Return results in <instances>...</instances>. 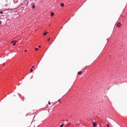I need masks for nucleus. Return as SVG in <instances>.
I'll return each mask as SVG.
<instances>
[{
    "label": "nucleus",
    "instance_id": "nucleus-2",
    "mask_svg": "<svg viewBox=\"0 0 127 127\" xmlns=\"http://www.w3.org/2000/svg\"><path fill=\"white\" fill-rule=\"evenodd\" d=\"M121 26H122V23H118L117 25V27H121Z\"/></svg>",
    "mask_w": 127,
    "mask_h": 127
},
{
    "label": "nucleus",
    "instance_id": "nucleus-1",
    "mask_svg": "<svg viewBox=\"0 0 127 127\" xmlns=\"http://www.w3.org/2000/svg\"><path fill=\"white\" fill-rule=\"evenodd\" d=\"M16 42H17V41H13L11 42V43H13V46H14Z\"/></svg>",
    "mask_w": 127,
    "mask_h": 127
},
{
    "label": "nucleus",
    "instance_id": "nucleus-11",
    "mask_svg": "<svg viewBox=\"0 0 127 127\" xmlns=\"http://www.w3.org/2000/svg\"><path fill=\"white\" fill-rule=\"evenodd\" d=\"M70 125H71V123H69L68 125H67L66 126H67V127H69V126H70Z\"/></svg>",
    "mask_w": 127,
    "mask_h": 127
},
{
    "label": "nucleus",
    "instance_id": "nucleus-15",
    "mask_svg": "<svg viewBox=\"0 0 127 127\" xmlns=\"http://www.w3.org/2000/svg\"><path fill=\"white\" fill-rule=\"evenodd\" d=\"M35 50H36V51H37V50H38V48H35Z\"/></svg>",
    "mask_w": 127,
    "mask_h": 127
},
{
    "label": "nucleus",
    "instance_id": "nucleus-13",
    "mask_svg": "<svg viewBox=\"0 0 127 127\" xmlns=\"http://www.w3.org/2000/svg\"><path fill=\"white\" fill-rule=\"evenodd\" d=\"M48 104H49V105H51V103L50 102V101H49Z\"/></svg>",
    "mask_w": 127,
    "mask_h": 127
},
{
    "label": "nucleus",
    "instance_id": "nucleus-5",
    "mask_svg": "<svg viewBox=\"0 0 127 127\" xmlns=\"http://www.w3.org/2000/svg\"><path fill=\"white\" fill-rule=\"evenodd\" d=\"M47 33H48V32H45V33H44L43 35H44V36L47 35Z\"/></svg>",
    "mask_w": 127,
    "mask_h": 127
},
{
    "label": "nucleus",
    "instance_id": "nucleus-3",
    "mask_svg": "<svg viewBox=\"0 0 127 127\" xmlns=\"http://www.w3.org/2000/svg\"><path fill=\"white\" fill-rule=\"evenodd\" d=\"M93 127H96V126H97V123H96V122H94L92 124Z\"/></svg>",
    "mask_w": 127,
    "mask_h": 127
},
{
    "label": "nucleus",
    "instance_id": "nucleus-4",
    "mask_svg": "<svg viewBox=\"0 0 127 127\" xmlns=\"http://www.w3.org/2000/svg\"><path fill=\"white\" fill-rule=\"evenodd\" d=\"M82 73H83V71L82 70H81L80 71L78 72V74L81 75V74H82Z\"/></svg>",
    "mask_w": 127,
    "mask_h": 127
},
{
    "label": "nucleus",
    "instance_id": "nucleus-18",
    "mask_svg": "<svg viewBox=\"0 0 127 127\" xmlns=\"http://www.w3.org/2000/svg\"><path fill=\"white\" fill-rule=\"evenodd\" d=\"M32 68H34V65H33V66H32Z\"/></svg>",
    "mask_w": 127,
    "mask_h": 127
},
{
    "label": "nucleus",
    "instance_id": "nucleus-17",
    "mask_svg": "<svg viewBox=\"0 0 127 127\" xmlns=\"http://www.w3.org/2000/svg\"><path fill=\"white\" fill-rule=\"evenodd\" d=\"M48 41H50V38H49V39L48 40Z\"/></svg>",
    "mask_w": 127,
    "mask_h": 127
},
{
    "label": "nucleus",
    "instance_id": "nucleus-16",
    "mask_svg": "<svg viewBox=\"0 0 127 127\" xmlns=\"http://www.w3.org/2000/svg\"><path fill=\"white\" fill-rule=\"evenodd\" d=\"M24 52H25V53L27 52V50H25Z\"/></svg>",
    "mask_w": 127,
    "mask_h": 127
},
{
    "label": "nucleus",
    "instance_id": "nucleus-12",
    "mask_svg": "<svg viewBox=\"0 0 127 127\" xmlns=\"http://www.w3.org/2000/svg\"><path fill=\"white\" fill-rule=\"evenodd\" d=\"M34 7H35V5H33V6H32V8H34Z\"/></svg>",
    "mask_w": 127,
    "mask_h": 127
},
{
    "label": "nucleus",
    "instance_id": "nucleus-20",
    "mask_svg": "<svg viewBox=\"0 0 127 127\" xmlns=\"http://www.w3.org/2000/svg\"><path fill=\"white\" fill-rule=\"evenodd\" d=\"M39 48H40V47H41L40 46H38Z\"/></svg>",
    "mask_w": 127,
    "mask_h": 127
},
{
    "label": "nucleus",
    "instance_id": "nucleus-8",
    "mask_svg": "<svg viewBox=\"0 0 127 127\" xmlns=\"http://www.w3.org/2000/svg\"><path fill=\"white\" fill-rule=\"evenodd\" d=\"M110 126H112V125H111V124H107V127H110Z\"/></svg>",
    "mask_w": 127,
    "mask_h": 127
},
{
    "label": "nucleus",
    "instance_id": "nucleus-7",
    "mask_svg": "<svg viewBox=\"0 0 127 127\" xmlns=\"http://www.w3.org/2000/svg\"><path fill=\"white\" fill-rule=\"evenodd\" d=\"M51 16H53V15H54V12H51Z\"/></svg>",
    "mask_w": 127,
    "mask_h": 127
},
{
    "label": "nucleus",
    "instance_id": "nucleus-14",
    "mask_svg": "<svg viewBox=\"0 0 127 127\" xmlns=\"http://www.w3.org/2000/svg\"><path fill=\"white\" fill-rule=\"evenodd\" d=\"M0 13H1V14L3 13V11H0Z\"/></svg>",
    "mask_w": 127,
    "mask_h": 127
},
{
    "label": "nucleus",
    "instance_id": "nucleus-19",
    "mask_svg": "<svg viewBox=\"0 0 127 127\" xmlns=\"http://www.w3.org/2000/svg\"><path fill=\"white\" fill-rule=\"evenodd\" d=\"M0 24H1V21L0 20Z\"/></svg>",
    "mask_w": 127,
    "mask_h": 127
},
{
    "label": "nucleus",
    "instance_id": "nucleus-9",
    "mask_svg": "<svg viewBox=\"0 0 127 127\" xmlns=\"http://www.w3.org/2000/svg\"><path fill=\"white\" fill-rule=\"evenodd\" d=\"M60 127H64V125L62 124Z\"/></svg>",
    "mask_w": 127,
    "mask_h": 127
},
{
    "label": "nucleus",
    "instance_id": "nucleus-10",
    "mask_svg": "<svg viewBox=\"0 0 127 127\" xmlns=\"http://www.w3.org/2000/svg\"><path fill=\"white\" fill-rule=\"evenodd\" d=\"M30 72H33V69H32V68H31V69H30Z\"/></svg>",
    "mask_w": 127,
    "mask_h": 127
},
{
    "label": "nucleus",
    "instance_id": "nucleus-6",
    "mask_svg": "<svg viewBox=\"0 0 127 127\" xmlns=\"http://www.w3.org/2000/svg\"><path fill=\"white\" fill-rule=\"evenodd\" d=\"M61 6L62 7H64V3H62V4H61Z\"/></svg>",
    "mask_w": 127,
    "mask_h": 127
}]
</instances>
